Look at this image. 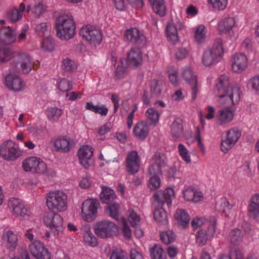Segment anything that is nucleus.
Returning <instances> with one entry per match:
<instances>
[{"label":"nucleus","instance_id":"nucleus-1","mask_svg":"<svg viewBox=\"0 0 259 259\" xmlns=\"http://www.w3.org/2000/svg\"><path fill=\"white\" fill-rule=\"evenodd\" d=\"M217 94L220 97V103L226 105L227 108L220 111L218 116V121L221 125L231 121L234 117L231 107L240 100L241 91L239 87H232L229 84V77L226 75H222L216 84Z\"/></svg>","mask_w":259,"mask_h":259},{"label":"nucleus","instance_id":"nucleus-2","mask_svg":"<svg viewBox=\"0 0 259 259\" xmlns=\"http://www.w3.org/2000/svg\"><path fill=\"white\" fill-rule=\"evenodd\" d=\"M175 196L174 190L170 188H166L164 191H157L153 194V205L155 206L153 216L159 225H165L168 224L167 213L163 208V205L166 203L168 207L170 206L172 199Z\"/></svg>","mask_w":259,"mask_h":259},{"label":"nucleus","instance_id":"nucleus-3","mask_svg":"<svg viewBox=\"0 0 259 259\" xmlns=\"http://www.w3.org/2000/svg\"><path fill=\"white\" fill-rule=\"evenodd\" d=\"M57 36L62 40H69L75 33V23L73 17L69 14H61L55 21Z\"/></svg>","mask_w":259,"mask_h":259},{"label":"nucleus","instance_id":"nucleus-4","mask_svg":"<svg viewBox=\"0 0 259 259\" xmlns=\"http://www.w3.org/2000/svg\"><path fill=\"white\" fill-rule=\"evenodd\" d=\"M67 196L60 191H51L46 196V204L50 210L64 211L67 208Z\"/></svg>","mask_w":259,"mask_h":259},{"label":"nucleus","instance_id":"nucleus-5","mask_svg":"<svg viewBox=\"0 0 259 259\" xmlns=\"http://www.w3.org/2000/svg\"><path fill=\"white\" fill-rule=\"evenodd\" d=\"M224 54L222 40L217 38L212 48L206 50L203 54L202 62L206 66H209L219 61Z\"/></svg>","mask_w":259,"mask_h":259},{"label":"nucleus","instance_id":"nucleus-6","mask_svg":"<svg viewBox=\"0 0 259 259\" xmlns=\"http://www.w3.org/2000/svg\"><path fill=\"white\" fill-rule=\"evenodd\" d=\"M22 167L26 171L50 175L46 164L36 157H29L25 159L22 163Z\"/></svg>","mask_w":259,"mask_h":259},{"label":"nucleus","instance_id":"nucleus-7","mask_svg":"<svg viewBox=\"0 0 259 259\" xmlns=\"http://www.w3.org/2000/svg\"><path fill=\"white\" fill-rule=\"evenodd\" d=\"M45 224L51 230V233L55 236H58L63 230V221L62 217L54 212H49L44 217Z\"/></svg>","mask_w":259,"mask_h":259},{"label":"nucleus","instance_id":"nucleus-8","mask_svg":"<svg viewBox=\"0 0 259 259\" xmlns=\"http://www.w3.org/2000/svg\"><path fill=\"white\" fill-rule=\"evenodd\" d=\"M94 231L99 237L104 239L116 235L118 229L113 222L104 221L95 225Z\"/></svg>","mask_w":259,"mask_h":259},{"label":"nucleus","instance_id":"nucleus-9","mask_svg":"<svg viewBox=\"0 0 259 259\" xmlns=\"http://www.w3.org/2000/svg\"><path fill=\"white\" fill-rule=\"evenodd\" d=\"M21 154L22 151L11 140L4 142L0 146V155L5 160L14 161Z\"/></svg>","mask_w":259,"mask_h":259},{"label":"nucleus","instance_id":"nucleus-10","mask_svg":"<svg viewBox=\"0 0 259 259\" xmlns=\"http://www.w3.org/2000/svg\"><path fill=\"white\" fill-rule=\"evenodd\" d=\"M80 35L85 38L91 45H99L102 40L100 30L93 25L82 27L79 32Z\"/></svg>","mask_w":259,"mask_h":259},{"label":"nucleus","instance_id":"nucleus-11","mask_svg":"<svg viewBox=\"0 0 259 259\" xmlns=\"http://www.w3.org/2000/svg\"><path fill=\"white\" fill-rule=\"evenodd\" d=\"M99 202L96 199H87L85 200L81 207L82 219L88 222L93 221L97 212Z\"/></svg>","mask_w":259,"mask_h":259},{"label":"nucleus","instance_id":"nucleus-12","mask_svg":"<svg viewBox=\"0 0 259 259\" xmlns=\"http://www.w3.org/2000/svg\"><path fill=\"white\" fill-rule=\"evenodd\" d=\"M241 136V131L237 127L231 128L227 132L226 139L222 141L221 149L227 153L236 144Z\"/></svg>","mask_w":259,"mask_h":259},{"label":"nucleus","instance_id":"nucleus-13","mask_svg":"<svg viewBox=\"0 0 259 259\" xmlns=\"http://www.w3.org/2000/svg\"><path fill=\"white\" fill-rule=\"evenodd\" d=\"M12 65L16 69H21L24 73H28L33 67L32 60L29 55L20 53L13 60Z\"/></svg>","mask_w":259,"mask_h":259},{"label":"nucleus","instance_id":"nucleus-14","mask_svg":"<svg viewBox=\"0 0 259 259\" xmlns=\"http://www.w3.org/2000/svg\"><path fill=\"white\" fill-rule=\"evenodd\" d=\"M124 37L127 41L139 48L144 47L146 42L145 36L136 28L127 29L124 34Z\"/></svg>","mask_w":259,"mask_h":259},{"label":"nucleus","instance_id":"nucleus-15","mask_svg":"<svg viewBox=\"0 0 259 259\" xmlns=\"http://www.w3.org/2000/svg\"><path fill=\"white\" fill-rule=\"evenodd\" d=\"M183 27V23L179 19L172 20L167 23L165 29L166 35L173 44L179 40L178 30L182 29Z\"/></svg>","mask_w":259,"mask_h":259},{"label":"nucleus","instance_id":"nucleus-16","mask_svg":"<svg viewBox=\"0 0 259 259\" xmlns=\"http://www.w3.org/2000/svg\"><path fill=\"white\" fill-rule=\"evenodd\" d=\"M29 249L36 259H51V255L48 249L38 240H35L29 245Z\"/></svg>","mask_w":259,"mask_h":259},{"label":"nucleus","instance_id":"nucleus-17","mask_svg":"<svg viewBox=\"0 0 259 259\" xmlns=\"http://www.w3.org/2000/svg\"><path fill=\"white\" fill-rule=\"evenodd\" d=\"M51 143L57 151L68 152L73 148L74 142L73 139L67 137H59L51 139Z\"/></svg>","mask_w":259,"mask_h":259},{"label":"nucleus","instance_id":"nucleus-18","mask_svg":"<svg viewBox=\"0 0 259 259\" xmlns=\"http://www.w3.org/2000/svg\"><path fill=\"white\" fill-rule=\"evenodd\" d=\"M126 162L129 173L134 175L139 171L140 158L136 151H132L127 154Z\"/></svg>","mask_w":259,"mask_h":259},{"label":"nucleus","instance_id":"nucleus-19","mask_svg":"<svg viewBox=\"0 0 259 259\" xmlns=\"http://www.w3.org/2000/svg\"><path fill=\"white\" fill-rule=\"evenodd\" d=\"M9 206L13 208L14 213L18 216L24 217L30 215V211L29 209L18 199L13 198L10 199Z\"/></svg>","mask_w":259,"mask_h":259},{"label":"nucleus","instance_id":"nucleus-20","mask_svg":"<svg viewBox=\"0 0 259 259\" xmlns=\"http://www.w3.org/2000/svg\"><path fill=\"white\" fill-rule=\"evenodd\" d=\"M5 85L10 90L14 92H19L23 88L21 79L14 74H9L5 77Z\"/></svg>","mask_w":259,"mask_h":259},{"label":"nucleus","instance_id":"nucleus-21","mask_svg":"<svg viewBox=\"0 0 259 259\" xmlns=\"http://www.w3.org/2000/svg\"><path fill=\"white\" fill-rule=\"evenodd\" d=\"M133 133L135 137L137 139L140 141H144L149 135V126L145 121L139 122L135 125Z\"/></svg>","mask_w":259,"mask_h":259},{"label":"nucleus","instance_id":"nucleus-22","mask_svg":"<svg viewBox=\"0 0 259 259\" xmlns=\"http://www.w3.org/2000/svg\"><path fill=\"white\" fill-rule=\"evenodd\" d=\"M247 65V59L243 54H235L233 59L232 68L233 70L238 73L244 71Z\"/></svg>","mask_w":259,"mask_h":259},{"label":"nucleus","instance_id":"nucleus-23","mask_svg":"<svg viewBox=\"0 0 259 259\" xmlns=\"http://www.w3.org/2000/svg\"><path fill=\"white\" fill-rule=\"evenodd\" d=\"M248 211L250 218L259 221V194L254 195L250 199Z\"/></svg>","mask_w":259,"mask_h":259},{"label":"nucleus","instance_id":"nucleus-24","mask_svg":"<svg viewBox=\"0 0 259 259\" xmlns=\"http://www.w3.org/2000/svg\"><path fill=\"white\" fill-rule=\"evenodd\" d=\"M170 133L173 141H178L184 137V128L181 119L174 120L170 125Z\"/></svg>","mask_w":259,"mask_h":259},{"label":"nucleus","instance_id":"nucleus-25","mask_svg":"<svg viewBox=\"0 0 259 259\" xmlns=\"http://www.w3.org/2000/svg\"><path fill=\"white\" fill-rule=\"evenodd\" d=\"M3 238L7 241V247L10 250H14L17 246L18 237L11 230H8L4 232Z\"/></svg>","mask_w":259,"mask_h":259},{"label":"nucleus","instance_id":"nucleus-26","mask_svg":"<svg viewBox=\"0 0 259 259\" xmlns=\"http://www.w3.org/2000/svg\"><path fill=\"white\" fill-rule=\"evenodd\" d=\"M185 199L188 201L197 202L201 200L203 197L201 192H197L193 187L187 188L183 193Z\"/></svg>","mask_w":259,"mask_h":259},{"label":"nucleus","instance_id":"nucleus-27","mask_svg":"<svg viewBox=\"0 0 259 259\" xmlns=\"http://www.w3.org/2000/svg\"><path fill=\"white\" fill-rule=\"evenodd\" d=\"M127 61L130 64L137 67L142 62V54L138 49H131L128 54Z\"/></svg>","mask_w":259,"mask_h":259},{"label":"nucleus","instance_id":"nucleus-28","mask_svg":"<svg viewBox=\"0 0 259 259\" xmlns=\"http://www.w3.org/2000/svg\"><path fill=\"white\" fill-rule=\"evenodd\" d=\"M235 20L233 17H227L222 20L218 24V29L220 32L227 33L234 26Z\"/></svg>","mask_w":259,"mask_h":259},{"label":"nucleus","instance_id":"nucleus-29","mask_svg":"<svg viewBox=\"0 0 259 259\" xmlns=\"http://www.w3.org/2000/svg\"><path fill=\"white\" fill-rule=\"evenodd\" d=\"M116 196L114 191L107 187L102 188V191L100 195V200L103 203L110 204L113 201Z\"/></svg>","mask_w":259,"mask_h":259},{"label":"nucleus","instance_id":"nucleus-30","mask_svg":"<svg viewBox=\"0 0 259 259\" xmlns=\"http://www.w3.org/2000/svg\"><path fill=\"white\" fill-rule=\"evenodd\" d=\"M153 11L160 17L166 14V7L163 0H149Z\"/></svg>","mask_w":259,"mask_h":259},{"label":"nucleus","instance_id":"nucleus-31","mask_svg":"<svg viewBox=\"0 0 259 259\" xmlns=\"http://www.w3.org/2000/svg\"><path fill=\"white\" fill-rule=\"evenodd\" d=\"M174 217L178 223L184 228L188 226L190 221V217L185 210L178 209L174 215Z\"/></svg>","mask_w":259,"mask_h":259},{"label":"nucleus","instance_id":"nucleus-32","mask_svg":"<svg viewBox=\"0 0 259 259\" xmlns=\"http://www.w3.org/2000/svg\"><path fill=\"white\" fill-rule=\"evenodd\" d=\"M17 55L14 50L11 48H0V64L12 58L14 60Z\"/></svg>","mask_w":259,"mask_h":259},{"label":"nucleus","instance_id":"nucleus-33","mask_svg":"<svg viewBox=\"0 0 259 259\" xmlns=\"http://www.w3.org/2000/svg\"><path fill=\"white\" fill-rule=\"evenodd\" d=\"M182 77L190 85H193L194 82L197 81L196 76L194 74L191 68L190 67H186L184 69Z\"/></svg>","mask_w":259,"mask_h":259},{"label":"nucleus","instance_id":"nucleus-34","mask_svg":"<svg viewBox=\"0 0 259 259\" xmlns=\"http://www.w3.org/2000/svg\"><path fill=\"white\" fill-rule=\"evenodd\" d=\"M152 162L163 168L166 165L167 158L165 154L156 152L152 157Z\"/></svg>","mask_w":259,"mask_h":259},{"label":"nucleus","instance_id":"nucleus-35","mask_svg":"<svg viewBox=\"0 0 259 259\" xmlns=\"http://www.w3.org/2000/svg\"><path fill=\"white\" fill-rule=\"evenodd\" d=\"M205 27L203 25H199L196 27L194 31V38L198 43L203 42L206 37Z\"/></svg>","mask_w":259,"mask_h":259},{"label":"nucleus","instance_id":"nucleus-36","mask_svg":"<svg viewBox=\"0 0 259 259\" xmlns=\"http://www.w3.org/2000/svg\"><path fill=\"white\" fill-rule=\"evenodd\" d=\"M208 235L205 230L199 229L196 233V242L200 246L206 244L208 239Z\"/></svg>","mask_w":259,"mask_h":259},{"label":"nucleus","instance_id":"nucleus-37","mask_svg":"<svg viewBox=\"0 0 259 259\" xmlns=\"http://www.w3.org/2000/svg\"><path fill=\"white\" fill-rule=\"evenodd\" d=\"M147 119L152 124H156L159 120L160 113L153 108L148 109L145 113Z\"/></svg>","mask_w":259,"mask_h":259},{"label":"nucleus","instance_id":"nucleus-38","mask_svg":"<svg viewBox=\"0 0 259 259\" xmlns=\"http://www.w3.org/2000/svg\"><path fill=\"white\" fill-rule=\"evenodd\" d=\"M160 237L162 242L166 245L172 243L176 239V235L172 230H168L161 233Z\"/></svg>","mask_w":259,"mask_h":259},{"label":"nucleus","instance_id":"nucleus-39","mask_svg":"<svg viewBox=\"0 0 259 259\" xmlns=\"http://www.w3.org/2000/svg\"><path fill=\"white\" fill-rule=\"evenodd\" d=\"M108 204L109 205L106 207V210L109 216L115 220H118L119 219V206L118 204L111 203Z\"/></svg>","mask_w":259,"mask_h":259},{"label":"nucleus","instance_id":"nucleus-40","mask_svg":"<svg viewBox=\"0 0 259 259\" xmlns=\"http://www.w3.org/2000/svg\"><path fill=\"white\" fill-rule=\"evenodd\" d=\"M46 113L50 120L57 121L62 114V110L57 107H51L46 110Z\"/></svg>","mask_w":259,"mask_h":259},{"label":"nucleus","instance_id":"nucleus-41","mask_svg":"<svg viewBox=\"0 0 259 259\" xmlns=\"http://www.w3.org/2000/svg\"><path fill=\"white\" fill-rule=\"evenodd\" d=\"M4 34L6 37L4 42L6 44H10L15 40L16 32L14 29L11 28L9 26L4 28Z\"/></svg>","mask_w":259,"mask_h":259},{"label":"nucleus","instance_id":"nucleus-42","mask_svg":"<svg viewBox=\"0 0 259 259\" xmlns=\"http://www.w3.org/2000/svg\"><path fill=\"white\" fill-rule=\"evenodd\" d=\"M7 17L12 23H15L21 19L22 14L18 9L14 8L8 11Z\"/></svg>","mask_w":259,"mask_h":259},{"label":"nucleus","instance_id":"nucleus-43","mask_svg":"<svg viewBox=\"0 0 259 259\" xmlns=\"http://www.w3.org/2000/svg\"><path fill=\"white\" fill-rule=\"evenodd\" d=\"M229 236L231 243L236 245L241 241L243 233L241 230L235 229L231 231Z\"/></svg>","mask_w":259,"mask_h":259},{"label":"nucleus","instance_id":"nucleus-44","mask_svg":"<svg viewBox=\"0 0 259 259\" xmlns=\"http://www.w3.org/2000/svg\"><path fill=\"white\" fill-rule=\"evenodd\" d=\"M83 240L86 243L92 247H95L98 244L97 238L90 230L84 233Z\"/></svg>","mask_w":259,"mask_h":259},{"label":"nucleus","instance_id":"nucleus-45","mask_svg":"<svg viewBox=\"0 0 259 259\" xmlns=\"http://www.w3.org/2000/svg\"><path fill=\"white\" fill-rule=\"evenodd\" d=\"M62 68L65 71L72 72L76 70L77 66L74 61L68 58H66L62 61Z\"/></svg>","mask_w":259,"mask_h":259},{"label":"nucleus","instance_id":"nucleus-46","mask_svg":"<svg viewBox=\"0 0 259 259\" xmlns=\"http://www.w3.org/2000/svg\"><path fill=\"white\" fill-rule=\"evenodd\" d=\"M93 154V150L92 147L85 145L80 148L78 152V157H84L91 159Z\"/></svg>","mask_w":259,"mask_h":259},{"label":"nucleus","instance_id":"nucleus-47","mask_svg":"<svg viewBox=\"0 0 259 259\" xmlns=\"http://www.w3.org/2000/svg\"><path fill=\"white\" fill-rule=\"evenodd\" d=\"M150 254L152 259H163V250L160 245H155L150 249Z\"/></svg>","mask_w":259,"mask_h":259},{"label":"nucleus","instance_id":"nucleus-48","mask_svg":"<svg viewBox=\"0 0 259 259\" xmlns=\"http://www.w3.org/2000/svg\"><path fill=\"white\" fill-rule=\"evenodd\" d=\"M110 259H128L127 253L120 248H114L111 252Z\"/></svg>","mask_w":259,"mask_h":259},{"label":"nucleus","instance_id":"nucleus-49","mask_svg":"<svg viewBox=\"0 0 259 259\" xmlns=\"http://www.w3.org/2000/svg\"><path fill=\"white\" fill-rule=\"evenodd\" d=\"M50 24L47 22H41L37 24L35 27V31L40 36H44L47 32Z\"/></svg>","mask_w":259,"mask_h":259},{"label":"nucleus","instance_id":"nucleus-50","mask_svg":"<svg viewBox=\"0 0 259 259\" xmlns=\"http://www.w3.org/2000/svg\"><path fill=\"white\" fill-rule=\"evenodd\" d=\"M213 8L219 11L224 10L227 5L228 0H208Z\"/></svg>","mask_w":259,"mask_h":259},{"label":"nucleus","instance_id":"nucleus-51","mask_svg":"<svg viewBox=\"0 0 259 259\" xmlns=\"http://www.w3.org/2000/svg\"><path fill=\"white\" fill-rule=\"evenodd\" d=\"M162 168L157 164L152 162L148 168V174L149 175L155 177H159L162 175Z\"/></svg>","mask_w":259,"mask_h":259},{"label":"nucleus","instance_id":"nucleus-52","mask_svg":"<svg viewBox=\"0 0 259 259\" xmlns=\"http://www.w3.org/2000/svg\"><path fill=\"white\" fill-rule=\"evenodd\" d=\"M58 87L61 91L68 92L72 89V83L71 81L64 78L59 82Z\"/></svg>","mask_w":259,"mask_h":259},{"label":"nucleus","instance_id":"nucleus-53","mask_svg":"<svg viewBox=\"0 0 259 259\" xmlns=\"http://www.w3.org/2000/svg\"><path fill=\"white\" fill-rule=\"evenodd\" d=\"M140 217L134 211H131L128 216V220L133 227L138 226L140 222Z\"/></svg>","mask_w":259,"mask_h":259},{"label":"nucleus","instance_id":"nucleus-54","mask_svg":"<svg viewBox=\"0 0 259 259\" xmlns=\"http://www.w3.org/2000/svg\"><path fill=\"white\" fill-rule=\"evenodd\" d=\"M178 149L183 159L187 163L190 162L191 161L190 156L188 153V150L185 146L182 144H180L178 145Z\"/></svg>","mask_w":259,"mask_h":259},{"label":"nucleus","instance_id":"nucleus-55","mask_svg":"<svg viewBox=\"0 0 259 259\" xmlns=\"http://www.w3.org/2000/svg\"><path fill=\"white\" fill-rule=\"evenodd\" d=\"M160 183L159 177L152 176L149 180L148 188L151 190H155L160 187Z\"/></svg>","mask_w":259,"mask_h":259},{"label":"nucleus","instance_id":"nucleus-56","mask_svg":"<svg viewBox=\"0 0 259 259\" xmlns=\"http://www.w3.org/2000/svg\"><path fill=\"white\" fill-rule=\"evenodd\" d=\"M150 92L156 96H158L161 94V91L157 80L153 79L150 81Z\"/></svg>","mask_w":259,"mask_h":259},{"label":"nucleus","instance_id":"nucleus-57","mask_svg":"<svg viewBox=\"0 0 259 259\" xmlns=\"http://www.w3.org/2000/svg\"><path fill=\"white\" fill-rule=\"evenodd\" d=\"M42 48L47 51H52L54 49V44L50 38H46L41 42Z\"/></svg>","mask_w":259,"mask_h":259},{"label":"nucleus","instance_id":"nucleus-58","mask_svg":"<svg viewBox=\"0 0 259 259\" xmlns=\"http://www.w3.org/2000/svg\"><path fill=\"white\" fill-rule=\"evenodd\" d=\"M249 84L251 87L257 94L259 95V76L251 78L249 81Z\"/></svg>","mask_w":259,"mask_h":259},{"label":"nucleus","instance_id":"nucleus-59","mask_svg":"<svg viewBox=\"0 0 259 259\" xmlns=\"http://www.w3.org/2000/svg\"><path fill=\"white\" fill-rule=\"evenodd\" d=\"M122 223V231L123 233L127 238H130L132 235V232L130 226H128L126 220L124 218H122L121 220Z\"/></svg>","mask_w":259,"mask_h":259},{"label":"nucleus","instance_id":"nucleus-60","mask_svg":"<svg viewBox=\"0 0 259 259\" xmlns=\"http://www.w3.org/2000/svg\"><path fill=\"white\" fill-rule=\"evenodd\" d=\"M46 7L42 4L39 3L34 7L33 13L37 17H39L46 10Z\"/></svg>","mask_w":259,"mask_h":259},{"label":"nucleus","instance_id":"nucleus-61","mask_svg":"<svg viewBox=\"0 0 259 259\" xmlns=\"http://www.w3.org/2000/svg\"><path fill=\"white\" fill-rule=\"evenodd\" d=\"M218 259H245L243 254L239 251H236L234 255L231 257L226 255H223L221 256Z\"/></svg>","mask_w":259,"mask_h":259},{"label":"nucleus","instance_id":"nucleus-62","mask_svg":"<svg viewBox=\"0 0 259 259\" xmlns=\"http://www.w3.org/2000/svg\"><path fill=\"white\" fill-rule=\"evenodd\" d=\"M216 220H213L212 223L207 227V234L209 237H213L215 234Z\"/></svg>","mask_w":259,"mask_h":259},{"label":"nucleus","instance_id":"nucleus-63","mask_svg":"<svg viewBox=\"0 0 259 259\" xmlns=\"http://www.w3.org/2000/svg\"><path fill=\"white\" fill-rule=\"evenodd\" d=\"M188 54L187 50L185 48L179 49L176 53V57L178 60H182L184 59Z\"/></svg>","mask_w":259,"mask_h":259},{"label":"nucleus","instance_id":"nucleus-64","mask_svg":"<svg viewBox=\"0 0 259 259\" xmlns=\"http://www.w3.org/2000/svg\"><path fill=\"white\" fill-rule=\"evenodd\" d=\"M131 259H144L142 254L135 249H132L130 251Z\"/></svg>","mask_w":259,"mask_h":259}]
</instances>
